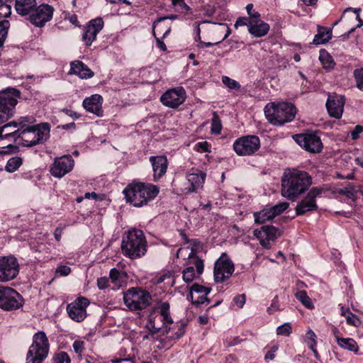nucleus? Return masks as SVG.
I'll use <instances>...</instances> for the list:
<instances>
[{"instance_id": "72a5a7b5", "label": "nucleus", "mask_w": 363, "mask_h": 363, "mask_svg": "<svg viewBox=\"0 0 363 363\" xmlns=\"http://www.w3.org/2000/svg\"><path fill=\"white\" fill-rule=\"evenodd\" d=\"M274 218V214L270 208L254 213V218L256 223L262 224L267 220H272Z\"/></svg>"}, {"instance_id": "3c124183", "label": "nucleus", "mask_w": 363, "mask_h": 363, "mask_svg": "<svg viewBox=\"0 0 363 363\" xmlns=\"http://www.w3.org/2000/svg\"><path fill=\"white\" fill-rule=\"evenodd\" d=\"M347 323L354 327H359L362 322L359 318L352 312L346 317Z\"/></svg>"}, {"instance_id": "6e6d98bb", "label": "nucleus", "mask_w": 363, "mask_h": 363, "mask_svg": "<svg viewBox=\"0 0 363 363\" xmlns=\"http://www.w3.org/2000/svg\"><path fill=\"white\" fill-rule=\"evenodd\" d=\"M11 14V6L9 4L0 5V18H7Z\"/></svg>"}, {"instance_id": "37998d69", "label": "nucleus", "mask_w": 363, "mask_h": 363, "mask_svg": "<svg viewBox=\"0 0 363 363\" xmlns=\"http://www.w3.org/2000/svg\"><path fill=\"white\" fill-rule=\"evenodd\" d=\"M178 18V16L176 14H172L167 16L161 17L159 19H157L156 21L153 23V35H155V29H157V32L162 31L163 28V25L161 23V22L166 19H170V20H176Z\"/></svg>"}, {"instance_id": "2f4dec72", "label": "nucleus", "mask_w": 363, "mask_h": 363, "mask_svg": "<svg viewBox=\"0 0 363 363\" xmlns=\"http://www.w3.org/2000/svg\"><path fill=\"white\" fill-rule=\"evenodd\" d=\"M337 345L342 349L357 353L359 350V347L357 342L352 338H343L339 336L336 337Z\"/></svg>"}, {"instance_id": "c03bdc74", "label": "nucleus", "mask_w": 363, "mask_h": 363, "mask_svg": "<svg viewBox=\"0 0 363 363\" xmlns=\"http://www.w3.org/2000/svg\"><path fill=\"white\" fill-rule=\"evenodd\" d=\"M292 332V327L290 323H285L277 328V334L278 335H282L288 337Z\"/></svg>"}, {"instance_id": "5fc2aeb1", "label": "nucleus", "mask_w": 363, "mask_h": 363, "mask_svg": "<svg viewBox=\"0 0 363 363\" xmlns=\"http://www.w3.org/2000/svg\"><path fill=\"white\" fill-rule=\"evenodd\" d=\"M253 7L254 6L252 4H248L245 7L250 21L255 18L257 19V18H260V13L255 11L253 9Z\"/></svg>"}, {"instance_id": "f704fd0d", "label": "nucleus", "mask_w": 363, "mask_h": 363, "mask_svg": "<svg viewBox=\"0 0 363 363\" xmlns=\"http://www.w3.org/2000/svg\"><path fill=\"white\" fill-rule=\"evenodd\" d=\"M319 60L325 69L330 70L333 69L335 63L333 57L325 50H321L320 52Z\"/></svg>"}, {"instance_id": "4be33fe9", "label": "nucleus", "mask_w": 363, "mask_h": 363, "mask_svg": "<svg viewBox=\"0 0 363 363\" xmlns=\"http://www.w3.org/2000/svg\"><path fill=\"white\" fill-rule=\"evenodd\" d=\"M102 104V96L99 94H93L89 97L85 98L82 105L86 111L101 117L104 115Z\"/></svg>"}, {"instance_id": "6e6552de", "label": "nucleus", "mask_w": 363, "mask_h": 363, "mask_svg": "<svg viewBox=\"0 0 363 363\" xmlns=\"http://www.w3.org/2000/svg\"><path fill=\"white\" fill-rule=\"evenodd\" d=\"M206 174L200 170H194L186 174V181L183 183L174 184L177 191L181 194L188 195L198 193L203 187Z\"/></svg>"}, {"instance_id": "1a4fd4ad", "label": "nucleus", "mask_w": 363, "mask_h": 363, "mask_svg": "<svg viewBox=\"0 0 363 363\" xmlns=\"http://www.w3.org/2000/svg\"><path fill=\"white\" fill-rule=\"evenodd\" d=\"M19 97L20 92L13 88L0 91V125L13 116Z\"/></svg>"}, {"instance_id": "20e7f679", "label": "nucleus", "mask_w": 363, "mask_h": 363, "mask_svg": "<svg viewBox=\"0 0 363 363\" xmlns=\"http://www.w3.org/2000/svg\"><path fill=\"white\" fill-rule=\"evenodd\" d=\"M264 111L268 122L277 126L292 121L296 113L295 106L286 101L268 103Z\"/></svg>"}, {"instance_id": "603ef678", "label": "nucleus", "mask_w": 363, "mask_h": 363, "mask_svg": "<svg viewBox=\"0 0 363 363\" xmlns=\"http://www.w3.org/2000/svg\"><path fill=\"white\" fill-rule=\"evenodd\" d=\"M23 160H7L5 167L6 170L9 172H13L17 170L22 164Z\"/></svg>"}, {"instance_id": "e2e57ef3", "label": "nucleus", "mask_w": 363, "mask_h": 363, "mask_svg": "<svg viewBox=\"0 0 363 363\" xmlns=\"http://www.w3.org/2000/svg\"><path fill=\"white\" fill-rule=\"evenodd\" d=\"M109 280L106 277H100L97 279V286L99 289H105L108 286Z\"/></svg>"}, {"instance_id": "473e14b6", "label": "nucleus", "mask_w": 363, "mask_h": 363, "mask_svg": "<svg viewBox=\"0 0 363 363\" xmlns=\"http://www.w3.org/2000/svg\"><path fill=\"white\" fill-rule=\"evenodd\" d=\"M359 191L360 190L358 186H355L349 184L347 186L338 189L337 193L338 194L345 196L352 201H354L357 199V194Z\"/></svg>"}, {"instance_id": "774afa93", "label": "nucleus", "mask_w": 363, "mask_h": 363, "mask_svg": "<svg viewBox=\"0 0 363 363\" xmlns=\"http://www.w3.org/2000/svg\"><path fill=\"white\" fill-rule=\"evenodd\" d=\"M315 339L316 335L315 333L312 330H309L306 334L305 342H306V341H316Z\"/></svg>"}, {"instance_id": "0e129e2a", "label": "nucleus", "mask_w": 363, "mask_h": 363, "mask_svg": "<svg viewBox=\"0 0 363 363\" xmlns=\"http://www.w3.org/2000/svg\"><path fill=\"white\" fill-rule=\"evenodd\" d=\"M194 149L196 151L200 152H205L208 151V143L204 142H199L195 144Z\"/></svg>"}, {"instance_id": "f3484780", "label": "nucleus", "mask_w": 363, "mask_h": 363, "mask_svg": "<svg viewBox=\"0 0 363 363\" xmlns=\"http://www.w3.org/2000/svg\"><path fill=\"white\" fill-rule=\"evenodd\" d=\"M54 8L48 4H36L28 19L35 27L42 28L52 18Z\"/></svg>"}, {"instance_id": "7ed1b4c3", "label": "nucleus", "mask_w": 363, "mask_h": 363, "mask_svg": "<svg viewBox=\"0 0 363 363\" xmlns=\"http://www.w3.org/2000/svg\"><path fill=\"white\" fill-rule=\"evenodd\" d=\"M147 247V243L143 230L132 228L123 234L121 249L125 257L131 259H139L145 255Z\"/></svg>"}, {"instance_id": "a878e982", "label": "nucleus", "mask_w": 363, "mask_h": 363, "mask_svg": "<svg viewBox=\"0 0 363 363\" xmlns=\"http://www.w3.org/2000/svg\"><path fill=\"white\" fill-rule=\"evenodd\" d=\"M269 30V24L262 21L260 18L250 21L248 32L254 37H263L268 33Z\"/></svg>"}, {"instance_id": "c85d7f7f", "label": "nucleus", "mask_w": 363, "mask_h": 363, "mask_svg": "<svg viewBox=\"0 0 363 363\" xmlns=\"http://www.w3.org/2000/svg\"><path fill=\"white\" fill-rule=\"evenodd\" d=\"M168 160H151L153 171V179L157 181L162 177L167 172Z\"/></svg>"}, {"instance_id": "9d476101", "label": "nucleus", "mask_w": 363, "mask_h": 363, "mask_svg": "<svg viewBox=\"0 0 363 363\" xmlns=\"http://www.w3.org/2000/svg\"><path fill=\"white\" fill-rule=\"evenodd\" d=\"M24 298L14 289L0 286V308L6 311L18 310L23 307Z\"/></svg>"}, {"instance_id": "c9c22d12", "label": "nucleus", "mask_w": 363, "mask_h": 363, "mask_svg": "<svg viewBox=\"0 0 363 363\" xmlns=\"http://www.w3.org/2000/svg\"><path fill=\"white\" fill-rule=\"evenodd\" d=\"M35 121V120L33 116H28L21 117L15 122L17 123V127H18V133H19V132H21V130H23V129L25 130L27 128H30V127L34 126V125H33V124L34 123Z\"/></svg>"}, {"instance_id": "a19ab883", "label": "nucleus", "mask_w": 363, "mask_h": 363, "mask_svg": "<svg viewBox=\"0 0 363 363\" xmlns=\"http://www.w3.org/2000/svg\"><path fill=\"white\" fill-rule=\"evenodd\" d=\"M222 82L230 90L239 91L241 87L238 82L227 76H223L222 77Z\"/></svg>"}, {"instance_id": "a18cd8bd", "label": "nucleus", "mask_w": 363, "mask_h": 363, "mask_svg": "<svg viewBox=\"0 0 363 363\" xmlns=\"http://www.w3.org/2000/svg\"><path fill=\"white\" fill-rule=\"evenodd\" d=\"M171 28L170 26H166V29L164 32L162 34V36L161 38L156 37V34L154 35L156 39L157 42V47L162 51H166L167 50V46L163 42V39L165 38L170 33Z\"/></svg>"}, {"instance_id": "412c9836", "label": "nucleus", "mask_w": 363, "mask_h": 363, "mask_svg": "<svg viewBox=\"0 0 363 363\" xmlns=\"http://www.w3.org/2000/svg\"><path fill=\"white\" fill-rule=\"evenodd\" d=\"M279 230L273 225H263L260 229H255L254 235L259 240L260 244L265 248H269V241L274 240L277 237Z\"/></svg>"}, {"instance_id": "7c9ffc66", "label": "nucleus", "mask_w": 363, "mask_h": 363, "mask_svg": "<svg viewBox=\"0 0 363 363\" xmlns=\"http://www.w3.org/2000/svg\"><path fill=\"white\" fill-rule=\"evenodd\" d=\"M16 128L17 123L14 121L0 127V139L12 137L16 140L18 135V130H16Z\"/></svg>"}, {"instance_id": "680f3d73", "label": "nucleus", "mask_w": 363, "mask_h": 363, "mask_svg": "<svg viewBox=\"0 0 363 363\" xmlns=\"http://www.w3.org/2000/svg\"><path fill=\"white\" fill-rule=\"evenodd\" d=\"M84 342L83 341H81V340H75L74 342H73V349H74V351L77 353V354H80L82 351L84 350Z\"/></svg>"}, {"instance_id": "f257e3e1", "label": "nucleus", "mask_w": 363, "mask_h": 363, "mask_svg": "<svg viewBox=\"0 0 363 363\" xmlns=\"http://www.w3.org/2000/svg\"><path fill=\"white\" fill-rule=\"evenodd\" d=\"M312 184V177L307 172L296 168H286L281 179V194L288 200L295 201L308 191Z\"/></svg>"}, {"instance_id": "393cba45", "label": "nucleus", "mask_w": 363, "mask_h": 363, "mask_svg": "<svg viewBox=\"0 0 363 363\" xmlns=\"http://www.w3.org/2000/svg\"><path fill=\"white\" fill-rule=\"evenodd\" d=\"M188 243L191 245V252L188 255L189 263L195 266L197 274L200 276L203 272V261L196 255V250L200 247L201 242L197 239H191Z\"/></svg>"}, {"instance_id": "79ce46f5", "label": "nucleus", "mask_w": 363, "mask_h": 363, "mask_svg": "<svg viewBox=\"0 0 363 363\" xmlns=\"http://www.w3.org/2000/svg\"><path fill=\"white\" fill-rule=\"evenodd\" d=\"M182 278L186 283H190L196 277L194 267L190 266L184 269L182 272Z\"/></svg>"}, {"instance_id": "39448f33", "label": "nucleus", "mask_w": 363, "mask_h": 363, "mask_svg": "<svg viewBox=\"0 0 363 363\" xmlns=\"http://www.w3.org/2000/svg\"><path fill=\"white\" fill-rule=\"evenodd\" d=\"M50 126L48 123L34 125L21 130L16 139V143L26 147H31L43 143L50 138Z\"/></svg>"}, {"instance_id": "58836bf2", "label": "nucleus", "mask_w": 363, "mask_h": 363, "mask_svg": "<svg viewBox=\"0 0 363 363\" xmlns=\"http://www.w3.org/2000/svg\"><path fill=\"white\" fill-rule=\"evenodd\" d=\"M211 291V288L203 286L200 285L196 283L194 284L190 289V293H189V295H188V299L193 300V298H194L193 292L208 295V294H209Z\"/></svg>"}, {"instance_id": "49530a36", "label": "nucleus", "mask_w": 363, "mask_h": 363, "mask_svg": "<svg viewBox=\"0 0 363 363\" xmlns=\"http://www.w3.org/2000/svg\"><path fill=\"white\" fill-rule=\"evenodd\" d=\"M53 363H70L71 359L65 352H60L52 357Z\"/></svg>"}, {"instance_id": "ddd939ff", "label": "nucleus", "mask_w": 363, "mask_h": 363, "mask_svg": "<svg viewBox=\"0 0 363 363\" xmlns=\"http://www.w3.org/2000/svg\"><path fill=\"white\" fill-rule=\"evenodd\" d=\"M295 142L303 149L311 153H319L323 150L320 137L314 132H306L293 136Z\"/></svg>"}, {"instance_id": "864d4df0", "label": "nucleus", "mask_w": 363, "mask_h": 363, "mask_svg": "<svg viewBox=\"0 0 363 363\" xmlns=\"http://www.w3.org/2000/svg\"><path fill=\"white\" fill-rule=\"evenodd\" d=\"M172 5L174 7L179 8L182 12L187 13L191 8L185 3L184 0H171Z\"/></svg>"}, {"instance_id": "13d9d810", "label": "nucleus", "mask_w": 363, "mask_h": 363, "mask_svg": "<svg viewBox=\"0 0 363 363\" xmlns=\"http://www.w3.org/2000/svg\"><path fill=\"white\" fill-rule=\"evenodd\" d=\"M71 269L68 266L66 265H60L57 267L56 269V273L57 274L62 277L67 276L70 274Z\"/></svg>"}, {"instance_id": "aec40b11", "label": "nucleus", "mask_w": 363, "mask_h": 363, "mask_svg": "<svg viewBox=\"0 0 363 363\" xmlns=\"http://www.w3.org/2000/svg\"><path fill=\"white\" fill-rule=\"evenodd\" d=\"M104 27V21L101 18L92 19L83 28L82 41L86 46H90L96 39L98 33Z\"/></svg>"}, {"instance_id": "6ab92c4d", "label": "nucleus", "mask_w": 363, "mask_h": 363, "mask_svg": "<svg viewBox=\"0 0 363 363\" xmlns=\"http://www.w3.org/2000/svg\"><path fill=\"white\" fill-rule=\"evenodd\" d=\"M186 99V91L182 87L167 90L161 98V102L166 106L175 108L182 104Z\"/></svg>"}, {"instance_id": "dca6fc26", "label": "nucleus", "mask_w": 363, "mask_h": 363, "mask_svg": "<svg viewBox=\"0 0 363 363\" xmlns=\"http://www.w3.org/2000/svg\"><path fill=\"white\" fill-rule=\"evenodd\" d=\"M19 272L18 260L13 256L0 257V281L14 279Z\"/></svg>"}, {"instance_id": "4d7b16f0", "label": "nucleus", "mask_w": 363, "mask_h": 363, "mask_svg": "<svg viewBox=\"0 0 363 363\" xmlns=\"http://www.w3.org/2000/svg\"><path fill=\"white\" fill-rule=\"evenodd\" d=\"M207 296L208 295L202 294V295L199 296L196 300H191L192 304L198 307L206 302L209 303L210 300L207 298Z\"/></svg>"}, {"instance_id": "8fccbe9b", "label": "nucleus", "mask_w": 363, "mask_h": 363, "mask_svg": "<svg viewBox=\"0 0 363 363\" xmlns=\"http://www.w3.org/2000/svg\"><path fill=\"white\" fill-rule=\"evenodd\" d=\"M222 125L219 117L214 114L211 122V132L219 134L221 131Z\"/></svg>"}, {"instance_id": "bb28decb", "label": "nucleus", "mask_w": 363, "mask_h": 363, "mask_svg": "<svg viewBox=\"0 0 363 363\" xmlns=\"http://www.w3.org/2000/svg\"><path fill=\"white\" fill-rule=\"evenodd\" d=\"M36 4V0H15L14 8L19 16L28 18Z\"/></svg>"}, {"instance_id": "bf43d9fd", "label": "nucleus", "mask_w": 363, "mask_h": 363, "mask_svg": "<svg viewBox=\"0 0 363 363\" xmlns=\"http://www.w3.org/2000/svg\"><path fill=\"white\" fill-rule=\"evenodd\" d=\"M246 301V296L243 294H239L234 297L233 302L240 308H242Z\"/></svg>"}, {"instance_id": "c756f323", "label": "nucleus", "mask_w": 363, "mask_h": 363, "mask_svg": "<svg viewBox=\"0 0 363 363\" xmlns=\"http://www.w3.org/2000/svg\"><path fill=\"white\" fill-rule=\"evenodd\" d=\"M332 38V31L323 26H318V33L315 35L313 43L315 45L328 43Z\"/></svg>"}, {"instance_id": "4468645a", "label": "nucleus", "mask_w": 363, "mask_h": 363, "mask_svg": "<svg viewBox=\"0 0 363 363\" xmlns=\"http://www.w3.org/2000/svg\"><path fill=\"white\" fill-rule=\"evenodd\" d=\"M260 147V140L257 135L242 136L235 140L233 149L239 156H250Z\"/></svg>"}, {"instance_id": "ea45409f", "label": "nucleus", "mask_w": 363, "mask_h": 363, "mask_svg": "<svg viewBox=\"0 0 363 363\" xmlns=\"http://www.w3.org/2000/svg\"><path fill=\"white\" fill-rule=\"evenodd\" d=\"M9 27L10 22L8 20L0 21V47L4 45Z\"/></svg>"}, {"instance_id": "5701e85b", "label": "nucleus", "mask_w": 363, "mask_h": 363, "mask_svg": "<svg viewBox=\"0 0 363 363\" xmlns=\"http://www.w3.org/2000/svg\"><path fill=\"white\" fill-rule=\"evenodd\" d=\"M74 166V160H54L50 165V172L56 178H62L71 172Z\"/></svg>"}, {"instance_id": "9b49d317", "label": "nucleus", "mask_w": 363, "mask_h": 363, "mask_svg": "<svg viewBox=\"0 0 363 363\" xmlns=\"http://www.w3.org/2000/svg\"><path fill=\"white\" fill-rule=\"evenodd\" d=\"M325 190L323 187H312L306 194V196L297 203L295 211L297 216H303L307 212L318 210V206L316 203V199L320 197Z\"/></svg>"}, {"instance_id": "4c0bfd02", "label": "nucleus", "mask_w": 363, "mask_h": 363, "mask_svg": "<svg viewBox=\"0 0 363 363\" xmlns=\"http://www.w3.org/2000/svg\"><path fill=\"white\" fill-rule=\"evenodd\" d=\"M295 296L308 309L314 308V305L306 291H297Z\"/></svg>"}, {"instance_id": "052dcab7", "label": "nucleus", "mask_w": 363, "mask_h": 363, "mask_svg": "<svg viewBox=\"0 0 363 363\" xmlns=\"http://www.w3.org/2000/svg\"><path fill=\"white\" fill-rule=\"evenodd\" d=\"M250 18L249 17H240L237 19L235 23V28H238L239 26H247L249 30Z\"/></svg>"}, {"instance_id": "69168bd1", "label": "nucleus", "mask_w": 363, "mask_h": 363, "mask_svg": "<svg viewBox=\"0 0 363 363\" xmlns=\"http://www.w3.org/2000/svg\"><path fill=\"white\" fill-rule=\"evenodd\" d=\"M362 133H363V126L356 125L354 130L351 131V137L353 140H357L359 138V135Z\"/></svg>"}, {"instance_id": "2eb2a0df", "label": "nucleus", "mask_w": 363, "mask_h": 363, "mask_svg": "<svg viewBox=\"0 0 363 363\" xmlns=\"http://www.w3.org/2000/svg\"><path fill=\"white\" fill-rule=\"evenodd\" d=\"M169 307L168 302H161L158 306V308L160 309L159 318L162 322V325L157 324L156 316L153 317L152 315H150L148 323L150 325V330L153 333H159L162 328L164 329L166 333H169V328H168V325L173 323V320L170 315Z\"/></svg>"}, {"instance_id": "0eeeda50", "label": "nucleus", "mask_w": 363, "mask_h": 363, "mask_svg": "<svg viewBox=\"0 0 363 363\" xmlns=\"http://www.w3.org/2000/svg\"><path fill=\"white\" fill-rule=\"evenodd\" d=\"M150 294L139 288H130L123 294L125 305L131 311L143 310L151 303Z\"/></svg>"}, {"instance_id": "a211bd4d", "label": "nucleus", "mask_w": 363, "mask_h": 363, "mask_svg": "<svg viewBox=\"0 0 363 363\" xmlns=\"http://www.w3.org/2000/svg\"><path fill=\"white\" fill-rule=\"evenodd\" d=\"M90 301L85 297H79L67 306L69 317L76 322L83 321L86 315V308Z\"/></svg>"}, {"instance_id": "f03ea898", "label": "nucleus", "mask_w": 363, "mask_h": 363, "mask_svg": "<svg viewBox=\"0 0 363 363\" xmlns=\"http://www.w3.org/2000/svg\"><path fill=\"white\" fill-rule=\"evenodd\" d=\"M160 188L150 183L133 182L123 191L127 202L135 207L145 206L157 197Z\"/></svg>"}, {"instance_id": "de8ad7c7", "label": "nucleus", "mask_w": 363, "mask_h": 363, "mask_svg": "<svg viewBox=\"0 0 363 363\" xmlns=\"http://www.w3.org/2000/svg\"><path fill=\"white\" fill-rule=\"evenodd\" d=\"M289 206V203L287 202H279L275 206L270 207L272 213L274 214V217L283 213Z\"/></svg>"}, {"instance_id": "423d86ee", "label": "nucleus", "mask_w": 363, "mask_h": 363, "mask_svg": "<svg viewBox=\"0 0 363 363\" xmlns=\"http://www.w3.org/2000/svg\"><path fill=\"white\" fill-rule=\"evenodd\" d=\"M50 344L46 334L38 331L33 336V342L27 355L26 363H42L48 357Z\"/></svg>"}, {"instance_id": "f8f14e48", "label": "nucleus", "mask_w": 363, "mask_h": 363, "mask_svg": "<svg viewBox=\"0 0 363 363\" xmlns=\"http://www.w3.org/2000/svg\"><path fill=\"white\" fill-rule=\"evenodd\" d=\"M235 267L233 261L225 252L222 253L216 261L213 269L214 280L216 283H223L229 279L234 272Z\"/></svg>"}, {"instance_id": "09e8293b", "label": "nucleus", "mask_w": 363, "mask_h": 363, "mask_svg": "<svg viewBox=\"0 0 363 363\" xmlns=\"http://www.w3.org/2000/svg\"><path fill=\"white\" fill-rule=\"evenodd\" d=\"M354 77L357 87L359 90L363 91V68L355 69L354 71Z\"/></svg>"}, {"instance_id": "e433bc0d", "label": "nucleus", "mask_w": 363, "mask_h": 363, "mask_svg": "<svg viewBox=\"0 0 363 363\" xmlns=\"http://www.w3.org/2000/svg\"><path fill=\"white\" fill-rule=\"evenodd\" d=\"M109 278L116 288L119 289L122 286L123 273L117 269L113 268L110 270Z\"/></svg>"}, {"instance_id": "338daca9", "label": "nucleus", "mask_w": 363, "mask_h": 363, "mask_svg": "<svg viewBox=\"0 0 363 363\" xmlns=\"http://www.w3.org/2000/svg\"><path fill=\"white\" fill-rule=\"evenodd\" d=\"M79 156V152L77 150H74L72 153L64 155L61 157H55V159H72L73 157H77Z\"/></svg>"}, {"instance_id": "b1692460", "label": "nucleus", "mask_w": 363, "mask_h": 363, "mask_svg": "<svg viewBox=\"0 0 363 363\" xmlns=\"http://www.w3.org/2000/svg\"><path fill=\"white\" fill-rule=\"evenodd\" d=\"M345 103V99L342 96H330L326 103L327 110L330 116L335 118H341Z\"/></svg>"}, {"instance_id": "cd10ccee", "label": "nucleus", "mask_w": 363, "mask_h": 363, "mask_svg": "<svg viewBox=\"0 0 363 363\" xmlns=\"http://www.w3.org/2000/svg\"><path fill=\"white\" fill-rule=\"evenodd\" d=\"M70 73L77 75L82 79H88L94 76V72L81 61L71 62Z\"/></svg>"}]
</instances>
